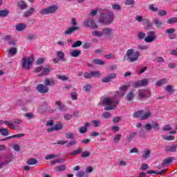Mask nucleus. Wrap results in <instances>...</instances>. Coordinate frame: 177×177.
Instances as JSON below:
<instances>
[{"label":"nucleus","instance_id":"nucleus-1","mask_svg":"<svg viewBox=\"0 0 177 177\" xmlns=\"http://www.w3.org/2000/svg\"><path fill=\"white\" fill-rule=\"evenodd\" d=\"M140 56V53L135 51L133 48H130L127 50L126 55L123 57V60L124 62H129V63H135V62H138Z\"/></svg>","mask_w":177,"mask_h":177},{"label":"nucleus","instance_id":"nucleus-48","mask_svg":"<svg viewBox=\"0 0 177 177\" xmlns=\"http://www.w3.org/2000/svg\"><path fill=\"white\" fill-rule=\"evenodd\" d=\"M167 169L165 170H162L160 171H159L158 173H157L156 171H147V174L151 175V174H159L160 175H162V174H164V172H166Z\"/></svg>","mask_w":177,"mask_h":177},{"label":"nucleus","instance_id":"nucleus-16","mask_svg":"<svg viewBox=\"0 0 177 177\" xmlns=\"http://www.w3.org/2000/svg\"><path fill=\"white\" fill-rule=\"evenodd\" d=\"M91 125V123L86 122L83 127H80L79 129L80 133H86V131H88V127Z\"/></svg>","mask_w":177,"mask_h":177},{"label":"nucleus","instance_id":"nucleus-32","mask_svg":"<svg viewBox=\"0 0 177 177\" xmlns=\"http://www.w3.org/2000/svg\"><path fill=\"white\" fill-rule=\"evenodd\" d=\"M57 55L58 56V59L62 62H64V52L63 51H57Z\"/></svg>","mask_w":177,"mask_h":177},{"label":"nucleus","instance_id":"nucleus-44","mask_svg":"<svg viewBox=\"0 0 177 177\" xmlns=\"http://www.w3.org/2000/svg\"><path fill=\"white\" fill-rule=\"evenodd\" d=\"M162 139L164 140H175V136H163Z\"/></svg>","mask_w":177,"mask_h":177},{"label":"nucleus","instance_id":"nucleus-39","mask_svg":"<svg viewBox=\"0 0 177 177\" xmlns=\"http://www.w3.org/2000/svg\"><path fill=\"white\" fill-rule=\"evenodd\" d=\"M134 97H135V93H133V92L131 91L129 93L127 94V100L129 102L133 100Z\"/></svg>","mask_w":177,"mask_h":177},{"label":"nucleus","instance_id":"nucleus-28","mask_svg":"<svg viewBox=\"0 0 177 177\" xmlns=\"http://www.w3.org/2000/svg\"><path fill=\"white\" fill-rule=\"evenodd\" d=\"M9 15L8 10H0V17H6Z\"/></svg>","mask_w":177,"mask_h":177},{"label":"nucleus","instance_id":"nucleus-51","mask_svg":"<svg viewBox=\"0 0 177 177\" xmlns=\"http://www.w3.org/2000/svg\"><path fill=\"white\" fill-rule=\"evenodd\" d=\"M138 39H145L146 38V33L143 32H140L138 33Z\"/></svg>","mask_w":177,"mask_h":177},{"label":"nucleus","instance_id":"nucleus-58","mask_svg":"<svg viewBox=\"0 0 177 177\" xmlns=\"http://www.w3.org/2000/svg\"><path fill=\"white\" fill-rule=\"evenodd\" d=\"M58 80H60L61 81H68V77L64 75H61L58 76Z\"/></svg>","mask_w":177,"mask_h":177},{"label":"nucleus","instance_id":"nucleus-57","mask_svg":"<svg viewBox=\"0 0 177 177\" xmlns=\"http://www.w3.org/2000/svg\"><path fill=\"white\" fill-rule=\"evenodd\" d=\"M8 52H9L10 55H15L17 53V49H16V48H15V47H12L11 48H10Z\"/></svg>","mask_w":177,"mask_h":177},{"label":"nucleus","instance_id":"nucleus-43","mask_svg":"<svg viewBox=\"0 0 177 177\" xmlns=\"http://www.w3.org/2000/svg\"><path fill=\"white\" fill-rule=\"evenodd\" d=\"M66 139H74L75 134L74 133L68 132L65 134Z\"/></svg>","mask_w":177,"mask_h":177},{"label":"nucleus","instance_id":"nucleus-30","mask_svg":"<svg viewBox=\"0 0 177 177\" xmlns=\"http://www.w3.org/2000/svg\"><path fill=\"white\" fill-rule=\"evenodd\" d=\"M111 34V29L109 28H105L102 31V35H106V37H110Z\"/></svg>","mask_w":177,"mask_h":177},{"label":"nucleus","instance_id":"nucleus-7","mask_svg":"<svg viewBox=\"0 0 177 177\" xmlns=\"http://www.w3.org/2000/svg\"><path fill=\"white\" fill-rule=\"evenodd\" d=\"M137 95L138 96V99H147V97H150L151 96V93L149 90H143L139 89L137 91Z\"/></svg>","mask_w":177,"mask_h":177},{"label":"nucleus","instance_id":"nucleus-15","mask_svg":"<svg viewBox=\"0 0 177 177\" xmlns=\"http://www.w3.org/2000/svg\"><path fill=\"white\" fill-rule=\"evenodd\" d=\"M177 149V144H173L165 147L167 151H170L171 153H175Z\"/></svg>","mask_w":177,"mask_h":177},{"label":"nucleus","instance_id":"nucleus-29","mask_svg":"<svg viewBox=\"0 0 177 177\" xmlns=\"http://www.w3.org/2000/svg\"><path fill=\"white\" fill-rule=\"evenodd\" d=\"M133 115L134 118H139V117H140V119L142 120V117H143V111H138L134 113Z\"/></svg>","mask_w":177,"mask_h":177},{"label":"nucleus","instance_id":"nucleus-64","mask_svg":"<svg viewBox=\"0 0 177 177\" xmlns=\"http://www.w3.org/2000/svg\"><path fill=\"white\" fill-rule=\"evenodd\" d=\"M171 129H172V127H171V126H169V124H166L162 128V131H171Z\"/></svg>","mask_w":177,"mask_h":177},{"label":"nucleus","instance_id":"nucleus-52","mask_svg":"<svg viewBox=\"0 0 177 177\" xmlns=\"http://www.w3.org/2000/svg\"><path fill=\"white\" fill-rule=\"evenodd\" d=\"M149 84V79H142L140 80V85L141 86H146Z\"/></svg>","mask_w":177,"mask_h":177},{"label":"nucleus","instance_id":"nucleus-50","mask_svg":"<svg viewBox=\"0 0 177 177\" xmlns=\"http://www.w3.org/2000/svg\"><path fill=\"white\" fill-rule=\"evenodd\" d=\"M93 63L95 64H99L100 66H103L104 64V61L99 59H95L93 60Z\"/></svg>","mask_w":177,"mask_h":177},{"label":"nucleus","instance_id":"nucleus-25","mask_svg":"<svg viewBox=\"0 0 177 177\" xmlns=\"http://www.w3.org/2000/svg\"><path fill=\"white\" fill-rule=\"evenodd\" d=\"M35 12V9L34 8H30L28 11L25 12L24 16L25 17H28L32 15Z\"/></svg>","mask_w":177,"mask_h":177},{"label":"nucleus","instance_id":"nucleus-34","mask_svg":"<svg viewBox=\"0 0 177 177\" xmlns=\"http://www.w3.org/2000/svg\"><path fill=\"white\" fill-rule=\"evenodd\" d=\"M55 158H59V155L48 154L45 157V160H53Z\"/></svg>","mask_w":177,"mask_h":177},{"label":"nucleus","instance_id":"nucleus-12","mask_svg":"<svg viewBox=\"0 0 177 177\" xmlns=\"http://www.w3.org/2000/svg\"><path fill=\"white\" fill-rule=\"evenodd\" d=\"M175 31V29L172 28H170L165 30V33L168 34V37L169 39H176V35L174 34Z\"/></svg>","mask_w":177,"mask_h":177},{"label":"nucleus","instance_id":"nucleus-62","mask_svg":"<svg viewBox=\"0 0 177 177\" xmlns=\"http://www.w3.org/2000/svg\"><path fill=\"white\" fill-rule=\"evenodd\" d=\"M166 92H174V87L171 85H167L165 87Z\"/></svg>","mask_w":177,"mask_h":177},{"label":"nucleus","instance_id":"nucleus-53","mask_svg":"<svg viewBox=\"0 0 177 177\" xmlns=\"http://www.w3.org/2000/svg\"><path fill=\"white\" fill-rule=\"evenodd\" d=\"M92 88V86L91 84H86L83 87V91L84 92H89Z\"/></svg>","mask_w":177,"mask_h":177},{"label":"nucleus","instance_id":"nucleus-21","mask_svg":"<svg viewBox=\"0 0 177 177\" xmlns=\"http://www.w3.org/2000/svg\"><path fill=\"white\" fill-rule=\"evenodd\" d=\"M18 8L21 10L27 9L28 8V6H27V3L24 2V1H20L17 3Z\"/></svg>","mask_w":177,"mask_h":177},{"label":"nucleus","instance_id":"nucleus-26","mask_svg":"<svg viewBox=\"0 0 177 177\" xmlns=\"http://www.w3.org/2000/svg\"><path fill=\"white\" fill-rule=\"evenodd\" d=\"M167 82H168V80H167V79L165 78H163L156 82V86H161V85H165V84H166Z\"/></svg>","mask_w":177,"mask_h":177},{"label":"nucleus","instance_id":"nucleus-19","mask_svg":"<svg viewBox=\"0 0 177 177\" xmlns=\"http://www.w3.org/2000/svg\"><path fill=\"white\" fill-rule=\"evenodd\" d=\"M15 28L17 31H23L27 28V25L25 24H18L16 25Z\"/></svg>","mask_w":177,"mask_h":177},{"label":"nucleus","instance_id":"nucleus-55","mask_svg":"<svg viewBox=\"0 0 177 177\" xmlns=\"http://www.w3.org/2000/svg\"><path fill=\"white\" fill-rule=\"evenodd\" d=\"M120 140H121V135L118 134L113 138V143H118Z\"/></svg>","mask_w":177,"mask_h":177},{"label":"nucleus","instance_id":"nucleus-27","mask_svg":"<svg viewBox=\"0 0 177 177\" xmlns=\"http://www.w3.org/2000/svg\"><path fill=\"white\" fill-rule=\"evenodd\" d=\"M119 101L117 99H112L111 100V110H115L117 106H118Z\"/></svg>","mask_w":177,"mask_h":177},{"label":"nucleus","instance_id":"nucleus-18","mask_svg":"<svg viewBox=\"0 0 177 177\" xmlns=\"http://www.w3.org/2000/svg\"><path fill=\"white\" fill-rule=\"evenodd\" d=\"M44 84L46 85V86H53V85H55L56 83L53 79L47 78L44 80Z\"/></svg>","mask_w":177,"mask_h":177},{"label":"nucleus","instance_id":"nucleus-23","mask_svg":"<svg viewBox=\"0 0 177 177\" xmlns=\"http://www.w3.org/2000/svg\"><path fill=\"white\" fill-rule=\"evenodd\" d=\"M91 124L95 128H99V127H102V122H100V120H93L91 121Z\"/></svg>","mask_w":177,"mask_h":177},{"label":"nucleus","instance_id":"nucleus-22","mask_svg":"<svg viewBox=\"0 0 177 177\" xmlns=\"http://www.w3.org/2000/svg\"><path fill=\"white\" fill-rule=\"evenodd\" d=\"M56 106H57L59 111H64L66 110V106H64L60 101L55 102Z\"/></svg>","mask_w":177,"mask_h":177},{"label":"nucleus","instance_id":"nucleus-33","mask_svg":"<svg viewBox=\"0 0 177 177\" xmlns=\"http://www.w3.org/2000/svg\"><path fill=\"white\" fill-rule=\"evenodd\" d=\"M148 9L151 10V12H158V7H156L154 4H149Z\"/></svg>","mask_w":177,"mask_h":177},{"label":"nucleus","instance_id":"nucleus-56","mask_svg":"<svg viewBox=\"0 0 177 177\" xmlns=\"http://www.w3.org/2000/svg\"><path fill=\"white\" fill-rule=\"evenodd\" d=\"M82 45V41H77L72 44V48H78V46H81Z\"/></svg>","mask_w":177,"mask_h":177},{"label":"nucleus","instance_id":"nucleus-4","mask_svg":"<svg viewBox=\"0 0 177 177\" xmlns=\"http://www.w3.org/2000/svg\"><path fill=\"white\" fill-rule=\"evenodd\" d=\"M71 24H72L73 26L68 28L64 32V35H71L73 32H75L77 30H80V27L75 26H77V20H75V18H73L71 19Z\"/></svg>","mask_w":177,"mask_h":177},{"label":"nucleus","instance_id":"nucleus-60","mask_svg":"<svg viewBox=\"0 0 177 177\" xmlns=\"http://www.w3.org/2000/svg\"><path fill=\"white\" fill-rule=\"evenodd\" d=\"M140 86H142L140 84V80H138L133 83V88H140Z\"/></svg>","mask_w":177,"mask_h":177},{"label":"nucleus","instance_id":"nucleus-63","mask_svg":"<svg viewBox=\"0 0 177 177\" xmlns=\"http://www.w3.org/2000/svg\"><path fill=\"white\" fill-rule=\"evenodd\" d=\"M45 58H39L36 61V64L39 65V64H43V63H45Z\"/></svg>","mask_w":177,"mask_h":177},{"label":"nucleus","instance_id":"nucleus-13","mask_svg":"<svg viewBox=\"0 0 177 177\" xmlns=\"http://www.w3.org/2000/svg\"><path fill=\"white\" fill-rule=\"evenodd\" d=\"M63 129V124L59 123L55 125L53 127L48 128L47 132H53V131H61Z\"/></svg>","mask_w":177,"mask_h":177},{"label":"nucleus","instance_id":"nucleus-61","mask_svg":"<svg viewBox=\"0 0 177 177\" xmlns=\"http://www.w3.org/2000/svg\"><path fill=\"white\" fill-rule=\"evenodd\" d=\"M92 77H100L102 75V73L97 71H92L91 72Z\"/></svg>","mask_w":177,"mask_h":177},{"label":"nucleus","instance_id":"nucleus-17","mask_svg":"<svg viewBox=\"0 0 177 177\" xmlns=\"http://www.w3.org/2000/svg\"><path fill=\"white\" fill-rule=\"evenodd\" d=\"M174 161V158L172 157H169L165 159L162 162V167H165V165H169L171 162H173Z\"/></svg>","mask_w":177,"mask_h":177},{"label":"nucleus","instance_id":"nucleus-45","mask_svg":"<svg viewBox=\"0 0 177 177\" xmlns=\"http://www.w3.org/2000/svg\"><path fill=\"white\" fill-rule=\"evenodd\" d=\"M111 115V113H110L109 112H104L101 115V118L106 120V118H110Z\"/></svg>","mask_w":177,"mask_h":177},{"label":"nucleus","instance_id":"nucleus-31","mask_svg":"<svg viewBox=\"0 0 177 177\" xmlns=\"http://www.w3.org/2000/svg\"><path fill=\"white\" fill-rule=\"evenodd\" d=\"M37 162L38 161L35 158H30L26 161V164H28V165H35Z\"/></svg>","mask_w":177,"mask_h":177},{"label":"nucleus","instance_id":"nucleus-35","mask_svg":"<svg viewBox=\"0 0 177 177\" xmlns=\"http://www.w3.org/2000/svg\"><path fill=\"white\" fill-rule=\"evenodd\" d=\"M150 117H151V112L147 111L145 113H142V120H148Z\"/></svg>","mask_w":177,"mask_h":177},{"label":"nucleus","instance_id":"nucleus-24","mask_svg":"<svg viewBox=\"0 0 177 177\" xmlns=\"http://www.w3.org/2000/svg\"><path fill=\"white\" fill-rule=\"evenodd\" d=\"M71 57H78L81 55L80 50H75L71 52L70 53Z\"/></svg>","mask_w":177,"mask_h":177},{"label":"nucleus","instance_id":"nucleus-46","mask_svg":"<svg viewBox=\"0 0 177 177\" xmlns=\"http://www.w3.org/2000/svg\"><path fill=\"white\" fill-rule=\"evenodd\" d=\"M3 124L8 125V127H10L11 128H12V129H16V126H15V124L12 122H9L8 120L3 121Z\"/></svg>","mask_w":177,"mask_h":177},{"label":"nucleus","instance_id":"nucleus-6","mask_svg":"<svg viewBox=\"0 0 177 177\" xmlns=\"http://www.w3.org/2000/svg\"><path fill=\"white\" fill-rule=\"evenodd\" d=\"M51 71L52 68L50 66H47L44 68L42 66H38L35 69V73H41L40 75H49Z\"/></svg>","mask_w":177,"mask_h":177},{"label":"nucleus","instance_id":"nucleus-8","mask_svg":"<svg viewBox=\"0 0 177 177\" xmlns=\"http://www.w3.org/2000/svg\"><path fill=\"white\" fill-rule=\"evenodd\" d=\"M111 22V17L109 14H102L99 19V23L101 24H110Z\"/></svg>","mask_w":177,"mask_h":177},{"label":"nucleus","instance_id":"nucleus-11","mask_svg":"<svg viewBox=\"0 0 177 177\" xmlns=\"http://www.w3.org/2000/svg\"><path fill=\"white\" fill-rule=\"evenodd\" d=\"M37 89L38 91V92H39V93H48V92L49 91V88H48V86L42 84H39L37 86Z\"/></svg>","mask_w":177,"mask_h":177},{"label":"nucleus","instance_id":"nucleus-2","mask_svg":"<svg viewBox=\"0 0 177 177\" xmlns=\"http://www.w3.org/2000/svg\"><path fill=\"white\" fill-rule=\"evenodd\" d=\"M57 10H59V6L52 5L46 8H42L39 11V13L42 15V16H46V15H55Z\"/></svg>","mask_w":177,"mask_h":177},{"label":"nucleus","instance_id":"nucleus-59","mask_svg":"<svg viewBox=\"0 0 177 177\" xmlns=\"http://www.w3.org/2000/svg\"><path fill=\"white\" fill-rule=\"evenodd\" d=\"M102 82H105V83L110 82V81H111V76L109 75L108 77H104L102 79Z\"/></svg>","mask_w":177,"mask_h":177},{"label":"nucleus","instance_id":"nucleus-54","mask_svg":"<svg viewBox=\"0 0 177 177\" xmlns=\"http://www.w3.org/2000/svg\"><path fill=\"white\" fill-rule=\"evenodd\" d=\"M24 115L26 117V120H32V118L35 117V115L31 113H26Z\"/></svg>","mask_w":177,"mask_h":177},{"label":"nucleus","instance_id":"nucleus-9","mask_svg":"<svg viewBox=\"0 0 177 177\" xmlns=\"http://www.w3.org/2000/svg\"><path fill=\"white\" fill-rule=\"evenodd\" d=\"M84 26H86V27L93 28V30L97 28V25H96V23L95 22V20H93V19H86L84 21Z\"/></svg>","mask_w":177,"mask_h":177},{"label":"nucleus","instance_id":"nucleus-37","mask_svg":"<svg viewBox=\"0 0 177 177\" xmlns=\"http://www.w3.org/2000/svg\"><path fill=\"white\" fill-rule=\"evenodd\" d=\"M0 133L3 136H8V135H9V130L7 129L0 128Z\"/></svg>","mask_w":177,"mask_h":177},{"label":"nucleus","instance_id":"nucleus-42","mask_svg":"<svg viewBox=\"0 0 177 177\" xmlns=\"http://www.w3.org/2000/svg\"><path fill=\"white\" fill-rule=\"evenodd\" d=\"M167 24H174L175 23H177V17L169 19L167 21Z\"/></svg>","mask_w":177,"mask_h":177},{"label":"nucleus","instance_id":"nucleus-10","mask_svg":"<svg viewBox=\"0 0 177 177\" xmlns=\"http://www.w3.org/2000/svg\"><path fill=\"white\" fill-rule=\"evenodd\" d=\"M147 37L144 39V40L149 43L154 42L156 41V32L154 31H149L147 32Z\"/></svg>","mask_w":177,"mask_h":177},{"label":"nucleus","instance_id":"nucleus-36","mask_svg":"<svg viewBox=\"0 0 177 177\" xmlns=\"http://www.w3.org/2000/svg\"><path fill=\"white\" fill-rule=\"evenodd\" d=\"M93 37H102L103 32L100 30H94L92 32Z\"/></svg>","mask_w":177,"mask_h":177},{"label":"nucleus","instance_id":"nucleus-20","mask_svg":"<svg viewBox=\"0 0 177 177\" xmlns=\"http://www.w3.org/2000/svg\"><path fill=\"white\" fill-rule=\"evenodd\" d=\"M66 165H61L54 168L55 172H62L63 171H66Z\"/></svg>","mask_w":177,"mask_h":177},{"label":"nucleus","instance_id":"nucleus-41","mask_svg":"<svg viewBox=\"0 0 177 177\" xmlns=\"http://www.w3.org/2000/svg\"><path fill=\"white\" fill-rule=\"evenodd\" d=\"M129 86H131L129 84L121 86L119 88V91H120V92H127V91H128V88H129Z\"/></svg>","mask_w":177,"mask_h":177},{"label":"nucleus","instance_id":"nucleus-49","mask_svg":"<svg viewBox=\"0 0 177 177\" xmlns=\"http://www.w3.org/2000/svg\"><path fill=\"white\" fill-rule=\"evenodd\" d=\"M151 125H152L153 129H154L155 131H160V124L153 122L151 123Z\"/></svg>","mask_w":177,"mask_h":177},{"label":"nucleus","instance_id":"nucleus-40","mask_svg":"<svg viewBox=\"0 0 177 177\" xmlns=\"http://www.w3.org/2000/svg\"><path fill=\"white\" fill-rule=\"evenodd\" d=\"M80 153H82V148H79L77 150L73 151L72 153L69 154V156H77Z\"/></svg>","mask_w":177,"mask_h":177},{"label":"nucleus","instance_id":"nucleus-14","mask_svg":"<svg viewBox=\"0 0 177 177\" xmlns=\"http://www.w3.org/2000/svg\"><path fill=\"white\" fill-rule=\"evenodd\" d=\"M152 23L156 28H162V26H164V22L158 19H153Z\"/></svg>","mask_w":177,"mask_h":177},{"label":"nucleus","instance_id":"nucleus-38","mask_svg":"<svg viewBox=\"0 0 177 177\" xmlns=\"http://www.w3.org/2000/svg\"><path fill=\"white\" fill-rule=\"evenodd\" d=\"M76 177H88V175L85 171H80L76 173Z\"/></svg>","mask_w":177,"mask_h":177},{"label":"nucleus","instance_id":"nucleus-3","mask_svg":"<svg viewBox=\"0 0 177 177\" xmlns=\"http://www.w3.org/2000/svg\"><path fill=\"white\" fill-rule=\"evenodd\" d=\"M100 107H104V110L110 111L111 110V98L102 97L98 103Z\"/></svg>","mask_w":177,"mask_h":177},{"label":"nucleus","instance_id":"nucleus-5","mask_svg":"<svg viewBox=\"0 0 177 177\" xmlns=\"http://www.w3.org/2000/svg\"><path fill=\"white\" fill-rule=\"evenodd\" d=\"M34 63V57H24L22 59V68L24 70H30Z\"/></svg>","mask_w":177,"mask_h":177},{"label":"nucleus","instance_id":"nucleus-47","mask_svg":"<svg viewBox=\"0 0 177 177\" xmlns=\"http://www.w3.org/2000/svg\"><path fill=\"white\" fill-rule=\"evenodd\" d=\"M150 150H145L142 154V158H145L146 160V158H147L148 157H150Z\"/></svg>","mask_w":177,"mask_h":177}]
</instances>
